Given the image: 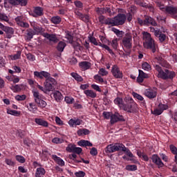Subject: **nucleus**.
Here are the masks:
<instances>
[{
    "label": "nucleus",
    "mask_w": 177,
    "mask_h": 177,
    "mask_svg": "<svg viewBox=\"0 0 177 177\" xmlns=\"http://www.w3.org/2000/svg\"><path fill=\"white\" fill-rule=\"evenodd\" d=\"M166 15L172 19H177V8L174 6H166Z\"/></svg>",
    "instance_id": "13"
},
{
    "label": "nucleus",
    "mask_w": 177,
    "mask_h": 177,
    "mask_svg": "<svg viewBox=\"0 0 177 177\" xmlns=\"http://www.w3.org/2000/svg\"><path fill=\"white\" fill-rule=\"evenodd\" d=\"M23 142H24V145H25V146H27L28 147H30V146L31 145V143H32V141L30 140L28 137L24 138Z\"/></svg>",
    "instance_id": "47"
},
{
    "label": "nucleus",
    "mask_w": 177,
    "mask_h": 177,
    "mask_svg": "<svg viewBox=\"0 0 177 177\" xmlns=\"http://www.w3.org/2000/svg\"><path fill=\"white\" fill-rule=\"evenodd\" d=\"M89 40L91 44H93V45H95V46H101V48H103L104 49H106V50H108L110 55H114V52H113V50H111V48H110L109 46L103 44L100 41L97 42V40H96V38H95L94 37H91Z\"/></svg>",
    "instance_id": "10"
},
{
    "label": "nucleus",
    "mask_w": 177,
    "mask_h": 177,
    "mask_svg": "<svg viewBox=\"0 0 177 177\" xmlns=\"http://www.w3.org/2000/svg\"><path fill=\"white\" fill-rule=\"evenodd\" d=\"M90 154L95 157V156H97V149L93 147L90 151Z\"/></svg>",
    "instance_id": "60"
},
{
    "label": "nucleus",
    "mask_w": 177,
    "mask_h": 177,
    "mask_svg": "<svg viewBox=\"0 0 177 177\" xmlns=\"http://www.w3.org/2000/svg\"><path fill=\"white\" fill-rule=\"evenodd\" d=\"M67 46V44L64 41H59L57 46V50L58 52H63L64 48Z\"/></svg>",
    "instance_id": "35"
},
{
    "label": "nucleus",
    "mask_w": 177,
    "mask_h": 177,
    "mask_svg": "<svg viewBox=\"0 0 177 177\" xmlns=\"http://www.w3.org/2000/svg\"><path fill=\"white\" fill-rule=\"evenodd\" d=\"M158 39L161 44L167 39V35L165 34L162 33L158 37Z\"/></svg>",
    "instance_id": "58"
},
{
    "label": "nucleus",
    "mask_w": 177,
    "mask_h": 177,
    "mask_svg": "<svg viewBox=\"0 0 177 177\" xmlns=\"http://www.w3.org/2000/svg\"><path fill=\"white\" fill-rule=\"evenodd\" d=\"M15 160L21 164H24V162H26V158L21 155H17L15 156Z\"/></svg>",
    "instance_id": "42"
},
{
    "label": "nucleus",
    "mask_w": 177,
    "mask_h": 177,
    "mask_svg": "<svg viewBox=\"0 0 177 177\" xmlns=\"http://www.w3.org/2000/svg\"><path fill=\"white\" fill-rule=\"evenodd\" d=\"M96 12L99 14V15H105L106 13V10H104V8H98L96 10Z\"/></svg>",
    "instance_id": "62"
},
{
    "label": "nucleus",
    "mask_w": 177,
    "mask_h": 177,
    "mask_svg": "<svg viewBox=\"0 0 177 177\" xmlns=\"http://www.w3.org/2000/svg\"><path fill=\"white\" fill-rule=\"evenodd\" d=\"M157 6H158V8H159V9L162 10V12H165H165L167 11V7H165L164 4L161 3H158Z\"/></svg>",
    "instance_id": "57"
},
{
    "label": "nucleus",
    "mask_w": 177,
    "mask_h": 177,
    "mask_svg": "<svg viewBox=\"0 0 177 177\" xmlns=\"http://www.w3.org/2000/svg\"><path fill=\"white\" fill-rule=\"evenodd\" d=\"M169 106L167 104H164L160 103L158 106V108L155 109L153 111H151V113L153 115H161L162 113H164L165 110H168Z\"/></svg>",
    "instance_id": "11"
},
{
    "label": "nucleus",
    "mask_w": 177,
    "mask_h": 177,
    "mask_svg": "<svg viewBox=\"0 0 177 177\" xmlns=\"http://www.w3.org/2000/svg\"><path fill=\"white\" fill-rule=\"evenodd\" d=\"M66 39H68V41H69L70 44H72V45L73 46V48H81V44H80V43L78 42L74 43V37L71 35V32H68L66 35Z\"/></svg>",
    "instance_id": "20"
},
{
    "label": "nucleus",
    "mask_w": 177,
    "mask_h": 177,
    "mask_svg": "<svg viewBox=\"0 0 177 177\" xmlns=\"http://www.w3.org/2000/svg\"><path fill=\"white\" fill-rule=\"evenodd\" d=\"M124 101L126 102L124 103L122 98L117 97L114 100L115 104H117L122 110H124V111H128V113H133V107L132 106L133 103V99L132 97L127 95L124 98Z\"/></svg>",
    "instance_id": "3"
},
{
    "label": "nucleus",
    "mask_w": 177,
    "mask_h": 177,
    "mask_svg": "<svg viewBox=\"0 0 177 177\" xmlns=\"http://www.w3.org/2000/svg\"><path fill=\"white\" fill-rule=\"evenodd\" d=\"M26 98H27V96L26 95H17L15 97L16 100H17L18 102L26 100Z\"/></svg>",
    "instance_id": "51"
},
{
    "label": "nucleus",
    "mask_w": 177,
    "mask_h": 177,
    "mask_svg": "<svg viewBox=\"0 0 177 177\" xmlns=\"http://www.w3.org/2000/svg\"><path fill=\"white\" fill-rule=\"evenodd\" d=\"M82 120L77 118H72L68 121V124L70 127H74V125H81Z\"/></svg>",
    "instance_id": "30"
},
{
    "label": "nucleus",
    "mask_w": 177,
    "mask_h": 177,
    "mask_svg": "<svg viewBox=\"0 0 177 177\" xmlns=\"http://www.w3.org/2000/svg\"><path fill=\"white\" fill-rule=\"evenodd\" d=\"M9 3L12 5V6H16V5L26 6L27 5V0H9Z\"/></svg>",
    "instance_id": "24"
},
{
    "label": "nucleus",
    "mask_w": 177,
    "mask_h": 177,
    "mask_svg": "<svg viewBox=\"0 0 177 177\" xmlns=\"http://www.w3.org/2000/svg\"><path fill=\"white\" fill-rule=\"evenodd\" d=\"M98 74L102 77H104L109 75V71H106V68H101L98 71Z\"/></svg>",
    "instance_id": "45"
},
{
    "label": "nucleus",
    "mask_w": 177,
    "mask_h": 177,
    "mask_svg": "<svg viewBox=\"0 0 177 177\" xmlns=\"http://www.w3.org/2000/svg\"><path fill=\"white\" fill-rule=\"evenodd\" d=\"M45 174H46V171L45 170V169L44 167H39L36 169L35 176V177H41L44 176Z\"/></svg>",
    "instance_id": "29"
},
{
    "label": "nucleus",
    "mask_w": 177,
    "mask_h": 177,
    "mask_svg": "<svg viewBox=\"0 0 177 177\" xmlns=\"http://www.w3.org/2000/svg\"><path fill=\"white\" fill-rule=\"evenodd\" d=\"M78 146H80L81 147H86V146H88L89 147H92V146H93V145L88 141V140H81L77 142Z\"/></svg>",
    "instance_id": "28"
},
{
    "label": "nucleus",
    "mask_w": 177,
    "mask_h": 177,
    "mask_svg": "<svg viewBox=\"0 0 177 177\" xmlns=\"http://www.w3.org/2000/svg\"><path fill=\"white\" fill-rule=\"evenodd\" d=\"M102 115L106 120H111V113L110 112L104 111Z\"/></svg>",
    "instance_id": "53"
},
{
    "label": "nucleus",
    "mask_w": 177,
    "mask_h": 177,
    "mask_svg": "<svg viewBox=\"0 0 177 177\" xmlns=\"http://www.w3.org/2000/svg\"><path fill=\"white\" fill-rule=\"evenodd\" d=\"M71 77L75 80V81H77L78 82H82L84 81V79L81 75H78V73H71Z\"/></svg>",
    "instance_id": "39"
},
{
    "label": "nucleus",
    "mask_w": 177,
    "mask_h": 177,
    "mask_svg": "<svg viewBox=\"0 0 177 177\" xmlns=\"http://www.w3.org/2000/svg\"><path fill=\"white\" fill-rule=\"evenodd\" d=\"M143 46L145 49L151 50L152 53L157 52L158 46L156 43V40L151 37V35L147 32L143 34Z\"/></svg>",
    "instance_id": "4"
},
{
    "label": "nucleus",
    "mask_w": 177,
    "mask_h": 177,
    "mask_svg": "<svg viewBox=\"0 0 177 177\" xmlns=\"http://www.w3.org/2000/svg\"><path fill=\"white\" fill-rule=\"evenodd\" d=\"M66 151H68V153H75V154H80L82 153V148L77 147L75 145L69 144L66 147Z\"/></svg>",
    "instance_id": "15"
},
{
    "label": "nucleus",
    "mask_w": 177,
    "mask_h": 177,
    "mask_svg": "<svg viewBox=\"0 0 177 177\" xmlns=\"http://www.w3.org/2000/svg\"><path fill=\"white\" fill-rule=\"evenodd\" d=\"M32 94L35 99V102L37 104L38 107H41V109L46 107V102L41 99V95H39V92L32 91Z\"/></svg>",
    "instance_id": "9"
},
{
    "label": "nucleus",
    "mask_w": 177,
    "mask_h": 177,
    "mask_svg": "<svg viewBox=\"0 0 177 177\" xmlns=\"http://www.w3.org/2000/svg\"><path fill=\"white\" fill-rule=\"evenodd\" d=\"M134 3H136V5H139L142 8H147V4H146V3H143L142 1L140 0H135Z\"/></svg>",
    "instance_id": "54"
},
{
    "label": "nucleus",
    "mask_w": 177,
    "mask_h": 177,
    "mask_svg": "<svg viewBox=\"0 0 177 177\" xmlns=\"http://www.w3.org/2000/svg\"><path fill=\"white\" fill-rule=\"evenodd\" d=\"M10 88L11 89V91L15 92V93L17 92H21V89H23V84H17L15 86L12 85L11 87H10Z\"/></svg>",
    "instance_id": "33"
},
{
    "label": "nucleus",
    "mask_w": 177,
    "mask_h": 177,
    "mask_svg": "<svg viewBox=\"0 0 177 177\" xmlns=\"http://www.w3.org/2000/svg\"><path fill=\"white\" fill-rule=\"evenodd\" d=\"M53 143H55L56 145H59L60 143H64V140L63 138H54L52 140Z\"/></svg>",
    "instance_id": "48"
},
{
    "label": "nucleus",
    "mask_w": 177,
    "mask_h": 177,
    "mask_svg": "<svg viewBox=\"0 0 177 177\" xmlns=\"http://www.w3.org/2000/svg\"><path fill=\"white\" fill-rule=\"evenodd\" d=\"M65 102L67 104H73V103H74V99L73 97L66 96L65 97Z\"/></svg>",
    "instance_id": "52"
},
{
    "label": "nucleus",
    "mask_w": 177,
    "mask_h": 177,
    "mask_svg": "<svg viewBox=\"0 0 177 177\" xmlns=\"http://www.w3.org/2000/svg\"><path fill=\"white\" fill-rule=\"evenodd\" d=\"M174 71H169L168 69H165L164 72H162V75L160 78L162 80H174L176 77Z\"/></svg>",
    "instance_id": "12"
},
{
    "label": "nucleus",
    "mask_w": 177,
    "mask_h": 177,
    "mask_svg": "<svg viewBox=\"0 0 177 177\" xmlns=\"http://www.w3.org/2000/svg\"><path fill=\"white\" fill-rule=\"evenodd\" d=\"M137 20L140 26H153V27H157V22L156 20L149 15H145L144 20L140 18H138Z\"/></svg>",
    "instance_id": "6"
},
{
    "label": "nucleus",
    "mask_w": 177,
    "mask_h": 177,
    "mask_svg": "<svg viewBox=\"0 0 177 177\" xmlns=\"http://www.w3.org/2000/svg\"><path fill=\"white\" fill-rule=\"evenodd\" d=\"M133 97L135 99H137L138 100H140V102H143V100H145V98H143V96L136 93H133Z\"/></svg>",
    "instance_id": "56"
},
{
    "label": "nucleus",
    "mask_w": 177,
    "mask_h": 177,
    "mask_svg": "<svg viewBox=\"0 0 177 177\" xmlns=\"http://www.w3.org/2000/svg\"><path fill=\"white\" fill-rule=\"evenodd\" d=\"M122 46L126 52L127 56L131 55V49H132V36L131 33H127L122 40Z\"/></svg>",
    "instance_id": "5"
},
{
    "label": "nucleus",
    "mask_w": 177,
    "mask_h": 177,
    "mask_svg": "<svg viewBox=\"0 0 177 177\" xmlns=\"http://www.w3.org/2000/svg\"><path fill=\"white\" fill-rule=\"evenodd\" d=\"M5 162L7 164V165H10V167H15V162H13L11 159H6Z\"/></svg>",
    "instance_id": "61"
},
{
    "label": "nucleus",
    "mask_w": 177,
    "mask_h": 177,
    "mask_svg": "<svg viewBox=\"0 0 177 177\" xmlns=\"http://www.w3.org/2000/svg\"><path fill=\"white\" fill-rule=\"evenodd\" d=\"M139 76L144 78H149V75H147V73H145V72H143V71L142 70H139Z\"/></svg>",
    "instance_id": "59"
},
{
    "label": "nucleus",
    "mask_w": 177,
    "mask_h": 177,
    "mask_svg": "<svg viewBox=\"0 0 177 177\" xmlns=\"http://www.w3.org/2000/svg\"><path fill=\"white\" fill-rule=\"evenodd\" d=\"M7 114L15 115V117H19V115H20V111L7 109Z\"/></svg>",
    "instance_id": "40"
},
{
    "label": "nucleus",
    "mask_w": 177,
    "mask_h": 177,
    "mask_svg": "<svg viewBox=\"0 0 177 177\" xmlns=\"http://www.w3.org/2000/svg\"><path fill=\"white\" fill-rule=\"evenodd\" d=\"M17 133L18 136L21 138V139H23V138H24V136L26 135V131L24 130H18Z\"/></svg>",
    "instance_id": "55"
},
{
    "label": "nucleus",
    "mask_w": 177,
    "mask_h": 177,
    "mask_svg": "<svg viewBox=\"0 0 177 177\" xmlns=\"http://www.w3.org/2000/svg\"><path fill=\"white\" fill-rule=\"evenodd\" d=\"M50 21L53 24H60V23H62V17L59 16H54L51 17Z\"/></svg>",
    "instance_id": "36"
},
{
    "label": "nucleus",
    "mask_w": 177,
    "mask_h": 177,
    "mask_svg": "<svg viewBox=\"0 0 177 177\" xmlns=\"http://www.w3.org/2000/svg\"><path fill=\"white\" fill-rule=\"evenodd\" d=\"M21 57V51L18 50L16 54L10 55L11 60H19Z\"/></svg>",
    "instance_id": "41"
},
{
    "label": "nucleus",
    "mask_w": 177,
    "mask_h": 177,
    "mask_svg": "<svg viewBox=\"0 0 177 177\" xmlns=\"http://www.w3.org/2000/svg\"><path fill=\"white\" fill-rule=\"evenodd\" d=\"M93 78L95 80V82H98L99 84L104 82V80H103L102 77L99 75H94Z\"/></svg>",
    "instance_id": "44"
},
{
    "label": "nucleus",
    "mask_w": 177,
    "mask_h": 177,
    "mask_svg": "<svg viewBox=\"0 0 177 177\" xmlns=\"http://www.w3.org/2000/svg\"><path fill=\"white\" fill-rule=\"evenodd\" d=\"M152 162L153 164H156L159 168H162L164 167V162H162V160H161V158H160V156L157 154H153L151 157Z\"/></svg>",
    "instance_id": "19"
},
{
    "label": "nucleus",
    "mask_w": 177,
    "mask_h": 177,
    "mask_svg": "<svg viewBox=\"0 0 177 177\" xmlns=\"http://www.w3.org/2000/svg\"><path fill=\"white\" fill-rule=\"evenodd\" d=\"M142 68L145 71H150V70H151V66H150V64H149V63L144 62L142 64Z\"/></svg>",
    "instance_id": "43"
},
{
    "label": "nucleus",
    "mask_w": 177,
    "mask_h": 177,
    "mask_svg": "<svg viewBox=\"0 0 177 177\" xmlns=\"http://www.w3.org/2000/svg\"><path fill=\"white\" fill-rule=\"evenodd\" d=\"M125 120L124 119V117L122 115H120L118 113V112H115V113H112L111 116V124L113 125V124H115V122H124Z\"/></svg>",
    "instance_id": "14"
},
{
    "label": "nucleus",
    "mask_w": 177,
    "mask_h": 177,
    "mask_svg": "<svg viewBox=\"0 0 177 177\" xmlns=\"http://www.w3.org/2000/svg\"><path fill=\"white\" fill-rule=\"evenodd\" d=\"M33 30L35 31L36 34H42V32H44V28L37 25L35 27V28H33Z\"/></svg>",
    "instance_id": "49"
},
{
    "label": "nucleus",
    "mask_w": 177,
    "mask_h": 177,
    "mask_svg": "<svg viewBox=\"0 0 177 177\" xmlns=\"http://www.w3.org/2000/svg\"><path fill=\"white\" fill-rule=\"evenodd\" d=\"M15 21H16L17 26L21 27L22 28H28L30 27L28 19H27V18L23 15L15 17Z\"/></svg>",
    "instance_id": "8"
},
{
    "label": "nucleus",
    "mask_w": 177,
    "mask_h": 177,
    "mask_svg": "<svg viewBox=\"0 0 177 177\" xmlns=\"http://www.w3.org/2000/svg\"><path fill=\"white\" fill-rule=\"evenodd\" d=\"M99 22L101 24H106V26H111V18H106V17L103 15H100L98 17Z\"/></svg>",
    "instance_id": "22"
},
{
    "label": "nucleus",
    "mask_w": 177,
    "mask_h": 177,
    "mask_svg": "<svg viewBox=\"0 0 177 177\" xmlns=\"http://www.w3.org/2000/svg\"><path fill=\"white\" fill-rule=\"evenodd\" d=\"M112 75L115 78L122 80V72L120 70V68L117 65H113L111 70Z\"/></svg>",
    "instance_id": "16"
},
{
    "label": "nucleus",
    "mask_w": 177,
    "mask_h": 177,
    "mask_svg": "<svg viewBox=\"0 0 177 177\" xmlns=\"http://www.w3.org/2000/svg\"><path fill=\"white\" fill-rule=\"evenodd\" d=\"M127 20V16L124 14H118L113 19L111 18V26H122Z\"/></svg>",
    "instance_id": "7"
},
{
    "label": "nucleus",
    "mask_w": 177,
    "mask_h": 177,
    "mask_svg": "<svg viewBox=\"0 0 177 177\" xmlns=\"http://www.w3.org/2000/svg\"><path fill=\"white\" fill-rule=\"evenodd\" d=\"M155 69L156 70V71H158V77L160 78V77L162 75V73H164V71L162 70L161 66H160L159 65H156L155 66Z\"/></svg>",
    "instance_id": "50"
},
{
    "label": "nucleus",
    "mask_w": 177,
    "mask_h": 177,
    "mask_svg": "<svg viewBox=\"0 0 177 177\" xmlns=\"http://www.w3.org/2000/svg\"><path fill=\"white\" fill-rule=\"evenodd\" d=\"M35 122L37 124V125H40L41 127H44V128H48L49 123L47 121L42 118H35Z\"/></svg>",
    "instance_id": "25"
},
{
    "label": "nucleus",
    "mask_w": 177,
    "mask_h": 177,
    "mask_svg": "<svg viewBox=\"0 0 177 177\" xmlns=\"http://www.w3.org/2000/svg\"><path fill=\"white\" fill-rule=\"evenodd\" d=\"M77 16L79 17V19L82 20V21H84V23H89V15H83L81 12H77Z\"/></svg>",
    "instance_id": "32"
},
{
    "label": "nucleus",
    "mask_w": 177,
    "mask_h": 177,
    "mask_svg": "<svg viewBox=\"0 0 177 177\" xmlns=\"http://www.w3.org/2000/svg\"><path fill=\"white\" fill-rule=\"evenodd\" d=\"M0 21H6L8 23L9 21V17H8L6 14L0 12Z\"/></svg>",
    "instance_id": "46"
},
{
    "label": "nucleus",
    "mask_w": 177,
    "mask_h": 177,
    "mask_svg": "<svg viewBox=\"0 0 177 177\" xmlns=\"http://www.w3.org/2000/svg\"><path fill=\"white\" fill-rule=\"evenodd\" d=\"M75 175L76 177H84L85 176V172L82 171H79L75 173Z\"/></svg>",
    "instance_id": "63"
},
{
    "label": "nucleus",
    "mask_w": 177,
    "mask_h": 177,
    "mask_svg": "<svg viewBox=\"0 0 177 177\" xmlns=\"http://www.w3.org/2000/svg\"><path fill=\"white\" fill-rule=\"evenodd\" d=\"M0 28L3 31H4V32H6V34H10V35L15 34V30H13V28L6 26L2 23H0Z\"/></svg>",
    "instance_id": "23"
},
{
    "label": "nucleus",
    "mask_w": 177,
    "mask_h": 177,
    "mask_svg": "<svg viewBox=\"0 0 177 177\" xmlns=\"http://www.w3.org/2000/svg\"><path fill=\"white\" fill-rule=\"evenodd\" d=\"M26 32L27 39L31 41V39H32V38L34 37V35H35V32H34L32 29H28L26 30Z\"/></svg>",
    "instance_id": "37"
},
{
    "label": "nucleus",
    "mask_w": 177,
    "mask_h": 177,
    "mask_svg": "<svg viewBox=\"0 0 177 177\" xmlns=\"http://www.w3.org/2000/svg\"><path fill=\"white\" fill-rule=\"evenodd\" d=\"M53 97L55 99V100L59 102L61 100H63V95H62V93H60V91H55L53 93Z\"/></svg>",
    "instance_id": "31"
},
{
    "label": "nucleus",
    "mask_w": 177,
    "mask_h": 177,
    "mask_svg": "<svg viewBox=\"0 0 177 177\" xmlns=\"http://www.w3.org/2000/svg\"><path fill=\"white\" fill-rule=\"evenodd\" d=\"M80 68L84 70V71L86 70H89L91 68V63L89 62L83 61L79 63Z\"/></svg>",
    "instance_id": "26"
},
{
    "label": "nucleus",
    "mask_w": 177,
    "mask_h": 177,
    "mask_svg": "<svg viewBox=\"0 0 177 177\" xmlns=\"http://www.w3.org/2000/svg\"><path fill=\"white\" fill-rule=\"evenodd\" d=\"M28 109L29 111L31 113H33V114H35L37 113V110H38V107H37V105L34 104V102L29 103V106H28Z\"/></svg>",
    "instance_id": "34"
},
{
    "label": "nucleus",
    "mask_w": 177,
    "mask_h": 177,
    "mask_svg": "<svg viewBox=\"0 0 177 177\" xmlns=\"http://www.w3.org/2000/svg\"><path fill=\"white\" fill-rule=\"evenodd\" d=\"M33 17H39V16H43L44 15V8L41 7L37 6L35 7L33 10V13L30 14Z\"/></svg>",
    "instance_id": "21"
},
{
    "label": "nucleus",
    "mask_w": 177,
    "mask_h": 177,
    "mask_svg": "<svg viewBox=\"0 0 177 177\" xmlns=\"http://www.w3.org/2000/svg\"><path fill=\"white\" fill-rule=\"evenodd\" d=\"M34 77L35 78H39V80H44V78H46L44 86L46 91L48 92L53 91L55 89V86H56L57 84L56 80L50 77V73L45 71H41L40 72L35 71Z\"/></svg>",
    "instance_id": "1"
},
{
    "label": "nucleus",
    "mask_w": 177,
    "mask_h": 177,
    "mask_svg": "<svg viewBox=\"0 0 177 177\" xmlns=\"http://www.w3.org/2000/svg\"><path fill=\"white\" fill-rule=\"evenodd\" d=\"M41 35H43L44 38H46V39H48L50 42H54V44H57V42H59V39H57L56 35L43 32Z\"/></svg>",
    "instance_id": "18"
},
{
    "label": "nucleus",
    "mask_w": 177,
    "mask_h": 177,
    "mask_svg": "<svg viewBox=\"0 0 177 177\" xmlns=\"http://www.w3.org/2000/svg\"><path fill=\"white\" fill-rule=\"evenodd\" d=\"M104 151L106 154H111V153H115V151H124L126 153L127 157L133 156L132 152H131L128 148L125 147V145L121 143L110 144L106 146Z\"/></svg>",
    "instance_id": "2"
},
{
    "label": "nucleus",
    "mask_w": 177,
    "mask_h": 177,
    "mask_svg": "<svg viewBox=\"0 0 177 177\" xmlns=\"http://www.w3.org/2000/svg\"><path fill=\"white\" fill-rule=\"evenodd\" d=\"M145 95L149 99H154L157 97V88H148L145 91Z\"/></svg>",
    "instance_id": "17"
},
{
    "label": "nucleus",
    "mask_w": 177,
    "mask_h": 177,
    "mask_svg": "<svg viewBox=\"0 0 177 177\" xmlns=\"http://www.w3.org/2000/svg\"><path fill=\"white\" fill-rule=\"evenodd\" d=\"M84 93L88 97H92L93 99L96 97V93L92 90H86L84 91Z\"/></svg>",
    "instance_id": "38"
},
{
    "label": "nucleus",
    "mask_w": 177,
    "mask_h": 177,
    "mask_svg": "<svg viewBox=\"0 0 177 177\" xmlns=\"http://www.w3.org/2000/svg\"><path fill=\"white\" fill-rule=\"evenodd\" d=\"M52 158L59 165V167H64V160L62 159V158L56 156V155H52Z\"/></svg>",
    "instance_id": "27"
},
{
    "label": "nucleus",
    "mask_w": 177,
    "mask_h": 177,
    "mask_svg": "<svg viewBox=\"0 0 177 177\" xmlns=\"http://www.w3.org/2000/svg\"><path fill=\"white\" fill-rule=\"evenodd\" d=\"M172 154H177V148L174 145L169 146Z\"/></svg>",
    "instance_id": "64"
}]
</instances>
